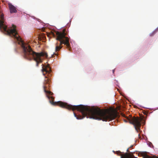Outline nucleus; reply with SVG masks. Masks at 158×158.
Returning <instances> with one entry per match:
<instances>
[{
  "mask_svg": "<svg viewBox=\"0 0 158 158\" xmlns=\"http://www.w3.org/2000/svg\"><path fill=\"white\" fill-rule=\"evenodd\" d=\"M56 35H57L56 39L57 42L55 44V52H57L60 50L62 48L63 44L66 45L67 48H69L70 50V44L69 43V38L65 37L66 33H65V30H64L62 32L57 31L56 32Z\"/></svg>",
  "mask_w": 158,
  "mask_h": 158,
  "instance_id": "2",
  "label": "nucleus"
},
{
  "mask_svg": "<svg viewBox=\"0 0 158 158\" xmlns=\"http://www.w3.org/2000/svg\"><path fill=\"white\" fill-rule=\"evenodd\" d=\"M8 6L10 13H16L17 12L16 8L11 3H9Z\"/></svg>",
  "mask_w": 158,
  "mask_h": 158,
  "instance_id": "5",
  "label": "nucleus"
},
{
  "mask_svg": "<svg viewBox=\"0 0 158 158\" xmlns=\"http://www.w3.org/2000/svg\"><path fill=\"white\" fill-rule=\"evenodd\" d=\"M113 73H114V70H113Z\"/></svg>",
  "mask_w": 158,
  "mask_h": 158,
  "instance_id": "13",
  "label": "nucleus"
},
{
  "mask_svg": "<svg viewBox=\"0 0 158 158\" xmlns=\"http://www.w3.org/2000/svg\"><path fill=\"white\" fill-rule=\"evenodd\" d=\"M54 54H55L56 55V56H57V55H58L57 52V53H54Z\"/></svg>",
  "mask_w": 158,
  "mask_h": 158,
  "instance_id": "11",
  "label": "nucleus"
},
{
  "mask_svg": "<svg viewBox=\"0 0 158 158\" xmlns=\"http://www.w3.org/2000/svg\"><path fill=\"white\" fill-rule=\"evenodd\" d=\"M121 152L120 151H118L117 152V154L118 155L119 153H121Z\"/></svg>",
  "mask_w": 158,
  "mask_h": 158,
  "instance_id": "8",
  "label": "nucleus"
},
{
  "mask_svg": "<svg viewBox=\"0 0 158 158\" xmlns=\"http://www.w3.org/2000/svg\"><path fill=\"white\" fill-rule=\"evenodd\" d=\"M122 115L126 118L130 123L134 125L135 130L138 132L140 131V127L141 126V120L138 117H132L130 115H129L128 117H127L124 114H122Z\"/></svg>",
  "mask_w": 158,
  "mask_h": 158,
  "instance_id": "3",
  "label": "nucleus"
},
{
  "mask_svg": "<svg viewBox=\"0 0 158 158\" xmlns=\"http://www.w3.org/2000/svg\"><path fill=\"white\" fill-rule=\"evenodd\" d=\"M127 120H128L127 119H124V121L125 122H127Z\"/></svg>",
  "mask_w": 158,
  "mask_h": 158,
  "instance_id": "10",
  "label": "nucleus"
},
{
  "mask_svg": "<svg viewBox=\"0 0 158 158\" xmlns=\"http://www.w3.org/2000/svg\"><path fill=\"white\" fill-rule=\"evenodd\" d=\"M155 31H153V32H152V33L150 34V36H152L153 35H154V34H155Z\"/></svg>",
  "mask_w": 158,
  "mask_h": 158,
  "instance_id": "7",
  "label": "nucleus"
},
{
  "mask_svg": "<svg viewBox=\"0 0 158 158\" xmlns=\"http://www.w3.org/2000/svg\"><path fill=\"white\" fill-rule=\"evenodd\" d=\"M42 71L43 74L45 75L46 74H48L51 72V69L48 64V65H44L42 64Z\"/></svg>",
  "mask_w": 158,
  "mask_h": 158,
  "instance_id": "4",
  "label": "nucleus"
},
{
  "mask_svg": "<svg viewBox=\"0 0 158 158\" xmlns=\"http://www.w3.org/2000/svg\"><path fill=\"white\" fill-rule=\"evenodd\" d=\"M121 158H131L127 153H126L123 155L120 154Z\"/></svg>",
  "mask_w": 158,
  "mask_h": 158,
  "instance_id": "6",
  "label": "nucleus"
},
{
  "mask_svg": "<svg viewBox=\"0 0 158 158\" xmlns=\"http://www.w3.org/2000/svg\"><path fill=\"white\" fill-rule=\"evenodd\" d=\"M49 85V80L47 77L45 76L44 82V90L46 97L49 99L50 102L53 105H58L68 110H72L73 111L77 110L79 111L81 113V115H77L74 113L75 117L78 119H82L86 117L87 118L107 121L114 120L118 116V113L114 110L110 111L107 110H101L98 108H91L89 106L81 105L73 106L61 101L54 102V98L52 96L53 94L48 90Z\"/></svg>",
  "mask_w": 158,
  "mask_h": 158,
  "instance_id": "1",
  "label": "nucleus"
},
{
  "mask_svg": "<svg viewBox=\"0 0 158 158\" xmlns=\"http://www.w3.org/2000/svg\"><path fill=\"white\" fill-rule=\"evenodd\" d=\"M157 158H158V157H157Z\"/></svg>",
  "mask_w": 158,
  "mask_h": 158,
  "instance_id": "14",
  "label": "nucleus"
},
{
  "mask_svg": "<svg viewBox=\"0 0 158 158\" xmlns=\"http://www.w3.org/2000/svg\"><path fill=\"white\" fill-rule=\"evenodd\" d=\"M128 151H129V149H127V152H128Z\"/></svg>",
  "mask_w": 158,
  "mask_h": 158,
  "instance_id": "12",
  "label": "nucleus"
},
{
  "mask_svg": "<svg viewBox=\"0 0 158 158\" xmlns=\"http://www.w3.org/2000/svg\"><path fill=\"white\" fill-rule=\"evenodd\" d=\"M52 35H53V36H55V34H54V33H53V32H52Z\"/></svg>",
  "mask_w": 158,
  "mask_h": 158,
  "instance_id": "9",
  "label": "nucleus"
}]
</instances>
